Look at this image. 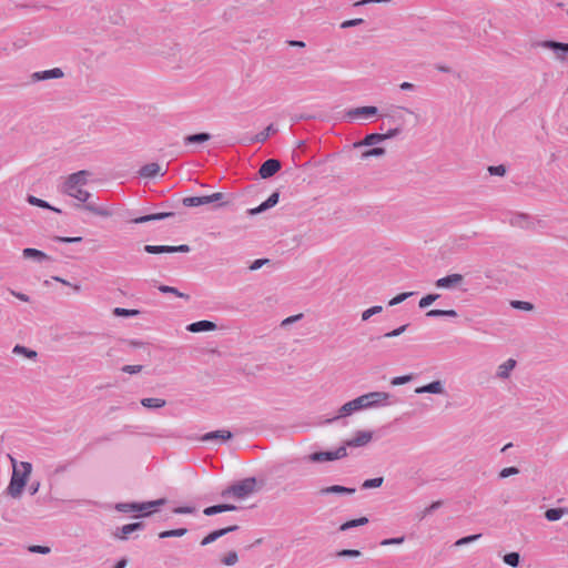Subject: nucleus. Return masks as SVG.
Wrapping results in <instances>:
<instances>
[{
  "label": "nucleus",
  "instance_id": "1",
  "mask_svg": "<svg viewBox=\"0 0 568 568\" xmlns=\"http://www.w3.org/2000/svg\"><path fill=\"white\" fill-rule=\"evenodd\" d=\"M90 173L85 170L78 171L68 176L65 182L63 183L62 191L67 195L77 199L80 202L87 203L84 205V210L91 212L101 217H109L112 215V212L105 206H98L92 202H89L91 197V193L87 190L82 189L83 185L88 182V176Z\"/></svg>",
  "mask_w": 568,
  "mask_h": 568
},
{
  "label": "nucleus",
  "instance_id": "2",
  "mask_svg": "<svg viewBox=\"0 0 568 568\" xmlns=\"http://www.w3.org/2000/svg\"><path fill=\"white\" fill-rule=\"evenodd\" d=\"M153 54L172 70H182L189 64L182 44L175 39L159 42Z\"/></svg>",
  "mask_w": 568,
  "mask_h": 568
},
{
  "label": "nucleus",
  "instance_id": "3",
  "mask_svg": "<svg viewBox=\"0 0 568 568\" xmlns=\"http://www.w3.org/2000/svg\"><path fill=\"white\" fill-rule=\"evenodd\" d=\"M390 398V394L385 392H372L364 394L362 396L356 397L353 400L345 403L338 410V415L327 422L336 420L341 417H346L353 414L354 412L361 409H367L373 407H378L382 405H386L387 400Z\"/></svg>",
  "mask_w": 568,
  "mask_h": 568
},
{
  "label": "nucleus",
  "instance_id": "4",
  "mask_svg": "<svg viewBox=\"0 0 568 568\" xmlns=\"http://www.w3.org/2000/svg\"><path fill=\"white\" fill-rule=\"evenodd\" d=\"M10 460L13 466V471L7 491L12 498H19L31 474L32 466L28 462H21L18 466L17 460L11 456Z\"/></svg>",
  "mask_w": 568,
  "mask_h": 568
},
{
  "label": "nucleus",
  "instance_id": "5",
  "mask_svg": "<svg viewBox=\"0 0 568 568\" xmlns=\"http://www.w3.org/2000/svg\"><path fill=\"white\" fill-rule=\"evenodd\" d=\"M255 490L256 479L254 477H248L223 489L221 496L223 498L233 497L241 500L252 495Z\"/></svg>",
  "mask_w": 568,
  "mask_h": 568
},
{
  "label": "nucleus",
  "instance_id": "6",
  "mask_svg": "<svg viewBox=\"0 0 568 568\" xmlns=\"http://www.w3.org/2000/svg\"><path fill=\"white\" fill-rule=\"evenodd\" d=\"M536 47L551 51L555 59L559 62H566L568 60V43L554 40H544L537 42Z\"/></svg>",
  "mask_w": 568,
  "mask_h": 568
},
{
  "label": "nucleus",
  "instance_id": "7",
  "mask_svg": "<svg viewBox=\"0 0 568 568\" xmlns=\"http://www.w3.org/2000/svg\"><path fill=\"white\" fill-rule=\"evenodd\" d=\"M402 133V128L389 129L386 133H371L367 134L362 141L354 144L355 148L371 146L383 142L384 140L392 139Z\"/></svg>",
  "mask_w": 568,
  "mask_h": 568
},
{
  "label": "nucleus",
  "instance_id": "8",
  "mask_svg": "<svg viewBox=\"0 0 568 568\" xmlns=\"http://www.w3.org/2000/svg\"><path fill=\"white\" fill-rule=\"evenodd\" d=\"M347 456L345 446L338 447L334 452H316L307 456V460L312 463H324L342 459Z\"/></svg>",
  "mask_w": 568,
  "mask_h": 568
},
{
  "label": "nucleus",
  "instance_id": "9",
  "mask_svg": "<svg viewBox=\"0 0 568 568\" xmlns=\"http://www.w3.org/2000/svg\"><path fill=\"white\" fill-rule=\"evenodd\" d=\"M378 115V108L374 105L358 106L346 111L345 116L351 120H369Z\"/></svg>",
  "mask_w": 568,
  "mask_h": 568
},
{
  "label": "nucleus",
  "instance_id": "10",
  "mask_svg": "<svg viewBox=\"0 0 568 568\" xmlns=\"http://www.w3.org/2000/svg\"><path fill=\"white\" fill-rule=\"evenodd\" d=\"M464 282V275L453 273L447 276L440 277L435 282L437 288L453 290L460 286Z\"/></svg>",
  "mask_w": 568,
  "mask_h": 568
},
{
  "label": "nucleus",
  "instance_id": "11",
  "mask_svg": "<svg viewBox=\"0 0 568 568\" xmlns=\"http://www.w3.org/2000/svg\"><path fill=\"white\" fill-rule=\"evenodd\" d=\"M145 252L149 254H161V253H187L190 251V246L182 244L179 246H169V245H145Z\"/></svg>",
  "mask_w": 568,
  "mask_h": 568
},
{
  "label": "nucleus",
  "instance_id": "12",
  "mask_svg": "<svg viewBox=\"0 0 568 568\" xmlns=\"http://www.w3.org/2000/svg\"><path fill=\"white\" fill-rule=\"evenodd\" d=\"M373 433L368 430H359L351 439H347L343 446L347 447H363L371 443Z\"/></svg>",
  "mask_w": 568,
  "mask_h": 568
},
{
  "label": "nucleus",
  "instance_id": "13",
  "mask_svg": "<svg viewBox=\"0 0 568 568\" xmlns=\"http://www.w3.org/2000/svg\"><path fill=\"white\" fill-rule=\"evenodd\" d=\"M281 170V162L275 159L266 160L260 168L258 174L262 179H268Z\"/></svg>",
  "mask_w": 568,
  "mask_h": 568
},
{
  "label": "nucleus",
  "instance_id": "14",
  "mask_svg": "<svg viewBox=\"0 0 568 568\" xmlns=\"http://www.w3.org/2000/svg\"><path fill=\"white\" fill-rule=\"evenodd\" d=\"M64 73L60 68H53L51 70L37 71L31 74V80L33 82L45 81L50 79H61Z\"/></svg>",
  "mask_w": 568,
  "mask_h": 568
},
{
  "label": "nucleus",
  "instance_id": "15",
  "mask_svg": "<svg viewBox=\"0 0 568 568\" xmlns=\"http://www.w3.org/2000/svg\"><path fill=\"white\" fill-rule=\"evenodd\" d=\"M237 529H239V526L233 525V526H229L225 528L214 530L201 540V546H207V545L214 542L215 540H217L219 538L225 536L226 534L235 531Z\"/></svg>",
  "mask_w": 568,
  "mask_h": 568
},
{
  "label": "nucleus",
  "instance_id": "16",
  "mask_svg": "<svg viewBox=\"0 0 568 568\" xmlns=\"http://www.w3.org/2000/svg\"><path fill=\"white\" fill-rule=\"evenodd\" d=\"M416 394H436V395H444L445 394V387L444 383L442 381H433L432 383L417 387L415 389Z\"/></svg>",
  "mask_w": 568,
  "mask_h": 568
},
{
  "label": "nucleus",
  "instance_id": "17",
  "mask_svg": "<svg viewBox=\"0 0 568 568\" xmlns=\"http://www.w3.org/2000/svg\"><path fill=\"white\" fill-rule=\"evenodd\" d=\"M144 527L142 523H133L122 526L121 528H118L113 536L118 539L125 540L128 539L129 535L133 531L141 530Z\"/></svg>",
  "mask_w": 568,
  "mask_h": 568
},
{
  "label": "nucleus",
  "instance_id": "18",
  "mask_svg": "<svg viewBox=\"0 0 568 568\" xmlns=\"http://www.w3.org/2000/svg\"><path fill=\"white\" fill-rule=\"evenodd\" d=\"M278 199H280V194L277 192H274L261 205H258L257 207H254V209H250L247 213L250 215L260 214V213L273 207L274 205H276L278 202Z\"/></svg>",
  "mask_w": 568,
  "mask_h": 568
},
{
  "label": "nucleus",
  "instance_id": "19",
  "mask_svg": "<svg viewBox=\"0 0 568 568\" xmlns=\"http://www.w3.org/2000/svg\"><path fill=\"white\" fill-rule=\"evenodd\" d=\"M186 329L191 333L212 332L216 329V324L214 322L203 320L187 325Z\"/></svg>",
  "mask_w": 568,
  "mask_h": 568
},
{
  "label": "nucleus",
  "instance_id": "20",
  "mask_svg": "<svg viewBox=\"0 0 568 568\" xmlns=\"http://www.w3.org/2000/svg\"><path fill=\"white\" fill-rule=\"evenodd\" d=\"M140 175L143 178H154L156 175H164L165 171L158 163H149L140 169Z\"/></svg>",
  "mask_w": 568,
  "mask_h": 568
},
{
  "label": "nucleus",
  "instance_id": "21",
  "mask_svg": "<svg viewBox=\"0 0 568 568\" xmlns=\"http://www.w3.org/2000/svg\"><path fill=\"white\" fill-rule=\"evenodd\" d=\"M400 112H405L407 114H414V111L403 106V105H392L387 113L383 114L382 116L392 119L393 121H400L403 120V116L399 114Z\"/></svg>",
  "mask_w": 568,
  "mask_h": 568
},
{
  "label": "nucleus",
  "instance_id": "22",
  "mask_svg": "<svg viewBox=\"0 0 568 568\" xmlns=\"http://www.w3.org/2000/svg\"><path fill=\"white\" fill-rule=\"evenodd\" d=\"M355 488H348L341 485H333L328 487H324L320 490L321 495H331V494H337V495H353L355 493Z\"/></svg>",
  "mask_w": 568,
  "mask_h": 568
},
{
  "label": "nucleus",
  "instance_id": "23",
  "mask_svg": "<svg viewBox=\"0 0 568 568\" xmlns=\"http://www.w3.org/2000/svg\"><path fill=\"white\" fill-rule=\"evenodd\" d=\"M237 507L231 504H221V505H214L206 507L203 510V514L206 516H213L215 514L225 513V511H234Z\"/></svg>",
  "mask_w": 568,
  "mask_h": 568
},
{
  "label": "nucleus",
  "instance_id": "24",
  "mask_svg": "<svg viewBox=\"0 0 568 568\" xmlns=\"http://www.w3.org/2000/svg\"><path fill=\"white\" fill-rule=\"evenodd\" d=\"M516 366V361L513 358L507 359L497 367V377L506 379L509 377L511 371Z\"/></svg>",
  "mask_w": 568,
  "mask_h": 568
},
{
  "label": "nucleus",
  "instance_id": "25",
  "mask_svg": "<svg viewBox=\"0 0 568 568\" xmlns=\"http://www.w3.org/2000/svg\"><path fill=\"white\" fill-rule=\"evenodd\" d=\"M224 194L221 192L213 193L211 195L201 196V205L210 204V203H219V206H226L230 204L229 201L224 200Z\"/></svg>",
  "mask_w": 568,
  "mask_h": 568
},
{
  "label": "nucleus",
  "instance_id": "26",
  "mask_svg": "<svg viewBox=\"0 0 568 568\" xmlns=\"http://www.w3.org/2000/svg\"><path fill=\"white\" fill-rule=\"evenodd\" d=\"M22 256L24 258H33L38 262H43V261L50 260V256H48L44 252L37 250V248H31V247L24 248L22 251Z\"/></svg>",
  "mask_w": 568,
  "mask_h": 568
},
{
  "label": "nucleus",
  "instance_id": "27",
  "mask_svg": "<svg viewBox=\"0 0 568 568\" xmlns=\"http://www.w3.org/2000/svg\"><path fill=\"white\" fill-rule=\"evenodd\" d=\"M172 215H173L172 212L154 213V214L143 215V216L133 219L132 223L141 224V223L151 222V221H159V220H163L165 217L172 216Z\"/></svg>",
  "mask_w": 568,
  "mask_h": 568
},
{
  "label": "nucleus",
  "instance_id": "28",
  "mask_svg": "<svg viewBox=\"0 0 568 568\" xmlns=\"http://www.w3.org/2000/svg\"><path fill=\"white\" fill-rule=\"evenodd\" d=\"M230 438H232V433L225 429L210 432L202 436L203 442H209L213 439L227 440Z\"/></svg>",
  "mask_w": 568,
  "mask_h": 568
},
{
  "label": "nucleus",
  "instance_id": "29",
  "mask_svg": "<svg viewBox=\"0 0 568 568\" xmlns=\"http://www.w3.org/2000/svg\"><path fill=\"white\" fill-rule=\"evenodd\" d=\"M27 202L29 204L38 206V207H42V209L54 211L57 213H61V210H59V209H57L54 206H51L48 202H45V201L34 196V195H28Z\"/></svg>",
  "mask_w": 568,
  "mask_h": 568
},
{
  "label": "nucleus",
  "instance_id": "30",
  "mask_svg": "<svg viewBox=\"0 0 568 568\" xmlns=\"http://www.w3.org/2000/svg\"><path fill=\"white\" fill-rule=\"evenodd\" d=\"M211 139V135L209 133H197L187 135L184 138V143L186 145L189 144H201L204 142H207Z\"/></svg>",
  "mask_w": 568,
  "mask_h": 568
},
{
  "label": "nucleus",
  "instance_id": "31",
  "mask_svg": "<svg viewBox=\"0 0 568 568\" xmlns=\"http://www.w3.org/2000/svg\"><path fill=\"white\" fill-rule=\"evenodd\" d=\"M368 524V518L367 517H361V518H357V519H352V520H348L344 524H342L339 526V530L341 531H346L351 528H355V527H358V526H364Z\"/></svg>",
  "mask_w": 568,
  "mask_h": 568
},
{
  "label": "nucleus",
  "instance_id": "32",
  "mask_svg": "<svg viewBox=\"0 0 568 568\" xmlns=\"http://www.w3.org/2000/svg\"><path fill=\"white\" fill-rule=\"evenodd\" d=\"M12 353L16 355H23L24 357H27L29 359H36L38 356L36 351L30 349L22 345H16L12 349Z\"/></svg>",
  "mask_w": 568,
  "mask_h": 568
},
{
  "label": "nucleus",
  "instance_id": "33",
  "mask_svg": "<svg viewBox=\"0 0 568 568\" xmlns=\"http://www.w3.org/2000/svg\"><path fill=\"white\" fill-rule=\"evenodd\" d=\"M455 310H430L426 313L428 317H457Z\"/></svg>",
  "mask_w": 568,
  "mask_h": 568
},
{
  "label": "nucleus",
  "instance_id": "34",
  "mask_svg": "<svg viewBox=\"0 0 568 568\" xmlns=\"http://www.w3.org/2000/svg\"><path fill=\"white\" fill-rule=\"evenodd\" d=\"M503 561L509 567L517 568L520 566V555L516 551L506 554Z\"/></svg>",
  "mask_w": 568,
  "mask_h": 568
},
{
  "label": "nucleus",
  "instance_id": "35",
  "mask_svg": "<svg viewBox=\"0 0 568 568\" xmlns=\"http://www.w3.org/2000/svg\"><path fill=\"white\" fill-rule=\"evenodd\" d=\"M141 404L146 408H162L166 402L162 398H143Z\"/></svg>",
  "mask_w": 568,
  "mask_h": 568
},
{
  "label": "nucleus",
  "instance_id": "36",
  "mask_svg": "<svg viewBox=\"0 0 568 568\" xmlns=\"http://www.w3.org/2000/svg\"><path fill=\"white\" fill-rule=\"evenodd\" d=\"M186 532H187L186 528H178V529H172V530H164V531L159 534V537L161 539L170 538V537H182Z\"/></svg>",
  "mask_w": 568,
  "mask_h": 568
},
{
  "label": "nucleus",
  "instance_id": "37",
  "mask_svg": "<svg viewBox=\"0 0 568 568\" xmlns=\"http://www.w3.org/2000/svg\"><path fill=\"white\" fill-rule=\"evenodd\" d=\"M564 513H565V510L562 508H550V509L546 510L545 517L549 521H556L562 517Z\"/></svg>",
  "mask_w": 568,
  "mask_h": 568
},
{
  "label": "nucleus",
  "instance_id": "38",
  "mask_svg": "<svg viewBox=\"0 0 568 568\" xmlns=\"http://www.w3.org/2000/svg\"><path fill=\"white\" fill-rule=\"evenodd\" d=\"M383 483H384L383 477L366 479L362 484V489L377 488V487H381L383 485Z\"/></svg>",
  "mask_w": 568,
  "mask_h": 568
},
{
  "label": "nucleus",
  "instance_id": "39",
  "mask_svg": "<svg viewBox=\"0 0 568 568\" xmlns=\"http://www.w3.org/2000/svg\"><path fill=\"white\" fill-rule=\"evenodd\" d=\"M138 503H119L115 505V509L121 513L138 511Z\"/></svg>",
  "mask_w": 568,
  "mask_h": 568
},
{
  "label": "nucleus",
  "instance_id": "40",
  "mask_svg": "<svg viewBox=\"0 0 568 568\" xmlns=\"http://www.w3.org/2000/svg\"><path fill=\"white\" fill-rule=\"evenodd\" d=\"M338 558H358L362 556V551L357 549H342L336 552Z\"/></svg>",
  "mask_w": 568,
  "mask_h": 568
},
{
  "label": "nucleus",
  "instance_id": "41",
  "mask_svg": "<svg viewBox=\"0 0 568 568\" xmlns=\"http://www.w3.org/2000/svg\"><path fill=\"white\" fill-rule=\"evenodd\" d=\"M439 298V294H427L426 296L419 300L418 306L420 308H426L432 305L435 301Z\"/></svg>",
  "mask_w": 568,
  "mask_h": 568
},
{
  "label": "nucleus",
  "instance_id": "42",
  "mask_svg": "<svg viewBox=\"0 0 568 568\" xmlns=\"http://www.w3.org/2000/svg\"><path fill=\"white\" fill-rule=\"evenodd\" d=\"M386 150L384 148H373L362 153V159H368L373 156H383L385 155Z\"/></svg>",
  "mask_w": 568,
  "mask_h": 568
},
{
  "label": "nucleus",
  "instance_id": "43",
  "mask_svg": "<svg viewBox=\"0 0 568 568\" xmlns=\"http://www.w3.org/2000/svg\"><path fill=\"white\" fill-rule=\"evenodd\" d=\"M383 311V306L381 305H376V306H373V307H369L367 310H365L363 313H362V321L363 322H366L368 321L373 315H376L378 313H381Z\"/></svg>",
  "mask_w": 568,
  "mask_h": 568
},
{
  "label": "nucleus",
  "instance_id": "44",
  "mask_svg": "<svg viewBox=\"0 0 568 568\" xmlns=\"http://www.w3.org/2000/svg\"><path fill=\"white\" fill-rule=\"evenodd\" d=\"M221 561L225 566H234L239 561V556L236 551H229Z\"/></svg>",
  "mask_w": 568,
  "mask_h": 568
},
{
  "label": "nucleus",
  "instance_id": "45",
  "mask_svg": "<svg viewBox=\"0 0 568 568\" xmlns=\"http://www.w3.org/2000/svg\"><path fill=\"white\" fill-rule=\"evenodd\" d=\"M275 131L276 130L274 129L273 124H270L268 126L265 128L264 131H262V132H260L258 134L255 135L254 141H256V142H264V141L267 140L270 134L275 132Z\"/></svg>",
  "mask_w": 568,
  "mask_h": 568
},
{
  "label": "nucleus",
  "instance_id": "46",
  "mask_svg": "<svg viewBox=\"0 0 568 568\" xmlns=\"http://www.w3.org/2000/svg\"><path fill=\"white\" fill-rule=\"evenodd\" d=\"M201 202V196H187L182 200V204L186 207L200 206Z\"/></svg>",
  "mask_w": 568,
  "mask_h": 568
},
{
  "label": "nucleus",
  "instance_id": "47",
  "mask_svg": "<svg viewBox=\"0 0 568 568\" xmlns=\"http://www.w3.org/2000/svg\"><path fill=\"white\" fill-rule=\"evenodd\" d=\"M159 291L162 292V293L174 294V295H176L178 297H181V298H189L187 295H185L184 293L179 292L175 287H172V286L160 285L159 286Z\"/></svg>",
  "mask_w": 568,
  "mask_h": 568
},
{
  "label": "nucleus",
  "instance_id": "48",
  "mask_svg": "<svg viewBox=\"0 0 568 568\" xmlns=\"http://www.w3.org/2000/svg\"><path fill=\"white\" fill-rule=\"evenodd\" d=\"M140 312L138 310H126L122 307H115L113 314L116 316H136Z\"/></svg>",
  "mask_w": 568,
  "mask_h": 568
},
{
  "label": "nucleus",
  "instance_id": "49",
  "mask_svg": "<svg viewBox=\"0 0 568 568\" xmlns=\"http://www.w3.org/2000/svg\"><path fill=\"white\" fill-rule=\"evenodd\" d=\"M511 306L514 308L523 310V311H527V312L534 310V305L531 303L525 302V301H513Z\"/></svg>",
  "mask_w": 568,
  "mask_h": 568
},
{
  "label": "nucleus",
  "instance_id": "50",
  "mask_svg": "<svg viewBox=\"0 0 568 568\" xmlns=\"http://www.w3.org/2000/svg\"><path fill=\"white\" fill-rule=\"evenodd\" d=\"M413 295V292H405V293H400L398 295H396L395 297H393L389 302H388V305L389 306H394V305H397L402 302H404L405 300H407L409 296Z\"/></svg>",
  "mask_w": 568,
  "mask_h": 568
},
{
  "label": "nucleus",
  "instance_id": "51",
  "mask_svg": "<svg viewBox=\"0 0 568 568\" xmlns=\"http://www.w3.org/2000/svg\"><path fill=\"white\" fill-rule=\"evenodd\" d=\"M488 172L490 175L504 176L506 174V166L500 165H490L488 166Z\"/></svg>",
  "mask_w": 568,
  "mask_h": 568
},
{
  "label": "nucleus",
  "instance_id": "52",
  "mask_svg": "<svg viewBox=\"0 0 568 568\" xmlns=\"http://www.w3.org/2000/svg\"><path fill=\"white\" fill-rule=\"evenodd\" d=\"M28 550L33 554L48 555L51 552V548L48 546L32 545L28 547Z\"/></svg>",
  "mask_w": 568,
  "mask_h": 568
},
{
  "label": "nucleus",
  "instance_id": "53",
  "mask_svg": "<svg viewBox=\"0 0 568 568\" xmlns=\"http://www.w3.org/2000/svg\"><path fill=\"white\" fill-rule=\"evenodd\" d=\"M481 537L480 534H477V535H470V536H467V537H463L460 539H458L456 542H455V546L457 547H460V546H464V545H467V544H470L477 539H479Z\"/></svg>",
  "mask_w": 568,
  "mask_h": 568
},
{
  "label": "nucleus",
  "instance_id": "54",
  "mask_svg": "<svg viewBox=\"0 0 568 568\" xmlns=\"http://www.w3.org/2000/svg\"><path fill=\"white\" fill-rule=\"evenodd\" d=\"M138 511L143 513V516H150L154 511L153 506H149L148 501L138 503Z\"/></svg>",
  "mask_w": 568,
  "mask_h": 568
},
{
  "label": "nucleus",
  "instance_id": "55",
  "mask_svg": "<svg viewBox=\"0 0 568 568\" xmlns=\"http://www.w3.org/2000/svg\"><path fill=\"white\" fill-rule=\"evenodd\" d=\"M518 473H519V469L517 467H506V468L501 469V471L499 473V477L507 478L509 476L517 475Z\"/></svg>",
  "mask_w": 568,
  "mask_h": 568
},
{
  "label": "nucleus",
  "instance_id": "56",
  "mask_svg": "<svg viewBox=\"0 0 568 568\" xmlns=\"http://www.w3.org/2000/svg\"><path fill=\"white\" fill-rule=\"evenodd\" d=\"M412 381V376L410 375H404V376H397V377H394L390 382L392 385L394 386H398V385H404L408 382Z\"/></svg>",
  "mask_w": 568,
  "mask_h": 568
},
{
  "label": "nucleus",
  "instance_id": "57",
  "mask_svg": "<svg viewBox=\"0 0 568 568\" xmlns=\"http://www.w3.org/2000/svg\"><path fill=\"white\" fill-rule=\"evenodd\" d=\"M172 511H173V514H176V515H185V514H193L195 511V508L192 506H182V507H175Z\"/></svg>",
  "mask_w": 568,
  "mask_h": 568
},
{
  "label": "nucleus",
  "instance_id": "58",
  "mask_svg": "<svg viewBox=\"0 0 568 568\" xmlns=\"http://www.w3.org/2000/svg\"><path fill=\"white\" fill-rule=\"evenodd\" d=\"M406 328H407V325H402L398 328H395V329L384 334V337H386V338L397 337L400 334H403L406 331Z\"/></svg>",
  "mask_w": 568,
  "mask_h": 568
},
{
  "label": "nucleus",
  "instance_id": "59",
  "mask_svg": "<svg viewBox=\"0 0 568 568\" xmlns=\"http://www.w3.org/2000/svg\"><path fill=\"white\" fill-rule=\"evenodd\" d=\"M142 365H125L122 367V372L128 374H138L142 371Z\"/></svg>",
  "mask_w": 568,
  "mask_h": 568
},
{
  "label": "nucleus",
  "instance_id": "60",
  "mask_svg": "<svg viewBox=\"0 0 568 568\" xmlns=\"http://www.w3.org/2000/svg\"><path fill=\"white\" fill-rule=\"evenodd\" d=\"M405 540L404 537L388 538L381 541L382 546L400 545Z\"/></svg>",
  "mask_w": 568,
  "mask_h": 568
},
{
  "label": "nucleus",
  "instance_id": "61",
  "mask_svg": "<svg viewBox=\"0 0 568 568\" xmlns=\"http://www.w3.org/2000/svg\"><path fill=\"white\" fill-rule=\"evenodd\" d=\"M363 22H364V20L362 18L346 20V21H344L341 24V28L346 29V28H351V27H355V26L362 24Z\"/></svg>",
  "mask_w": 568,
  "mask_h": 568
},
{
  "label": "nucleus",
  "instance_id": "62",
  "mask_svg": "<svg viewBox=\"0 0 568 568\" xmlns=\"http://www.w3.org/2000/svg\"><path fill=\"white\" fill-rule=\"evenodd\" d=\"M442 505L443 503L440 500L432 503L428 507L424 509V517L438 509Z\"/></svg>",
  "mask_w": 568,
  "mask_h": 568
},
{
  "label": "nucleus",
  "instance_id": "63",
  "mask_svg": "<svg viewBox=\"0 0 568 568\" xmlns=\"http://www.w3.org/2000/svg\"><path fill=\"white\" fill-rule=\"evenodd\" d=\"M55 241L61 242V243H79L82 241V237H80V236H77V237L57 236Z\"/></svg>",
  "mask_w": 568,
  "mask_h": 568
},
{
  "label": "nucleus",
  "instance_id": "64",
  "mask_svg": "<svg viewBox=\"0 0 568 568\" xmlns=\"http://www.w3.org/2000/svg\"><path fill=\"white\" fill-rule=\"evenodd\" d=\"M266 263H268V260H267V258H258V260H255V261L250 265V270H251V271H256V270L261 268L263 265H265Z\"/></svg>",
  "mask_w": 568,
  "mask_h": 568
}]
</instances>
